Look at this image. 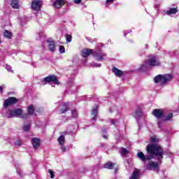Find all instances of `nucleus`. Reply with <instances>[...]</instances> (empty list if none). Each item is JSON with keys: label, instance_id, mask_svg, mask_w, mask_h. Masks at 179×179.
I'll return each instance as SVG.
<instances>
[{"label": "nucleus", "instance_id": "nucleus-6", "mask_svg": "<svg viewBox=\"0 0 179 179\" xmlns=\"http://www.w3.org/2000/svg\"><path fill=\"white\" fill-rule=\"evenodd\" d=\"M45 83H55V85H59L58 77L56 75H50L43 79Z\"/></svg>", "mask_w": 179, "mask_h": 179}, {"label": "nucleus", "instance_id": "nucleus-21", "mask_svg": "<svg viewBox=\"0 0 179 179\" xmlns=\"http://www.w3.org/2000/svg\"><path fill=\"white\" fill-rule=\"evenodd\" d=\"M139 177V170H136L133 172L132 176L129 178V179H136Z\"/></svg>", "mask_w": 179, "mask_h": 179}, {"label": "nucleus", "instance_id": "nucleus-32", "mask_svg": "<svg viewBox=\"0 0 179 179\" xmlns=\"http://www.w3.org/2000/svg\"><path fill=\"white\" fill-rule=\"evenodd\" d=\"M109 3H114V0H106V6L108 8Z\"/></svg>", "mask_w": 179, "mask_h": 179}, {"label": "nucleus", "instance_id": "nucleus-15", "mask_svg": "<svg viewBox=\"0 0 179 179\" xmlns=\"http://www.w3.org/2000/svg\"><path fill=\"white\" fill-rule=\"evenodd\" d=\"M142 115H143V113L142 112V108H141L140 107H138L135 113L133 115V117H134V118H141V117H142Z\"/></svg>", "mask_w": 179, "mask_h": 179}, {"label": "nucleus", "instance_id": "nucleus-28", "mask_svg": "<svg viewBox=\"0 0 179 179\" xmlns=\"http://www.w3.org/2000/svg\"><path fill=\"white\" fill-rule=\"evenodd\" d=\"M71 114L73 115V118H76L78 117V110L76 109H74L71 111Z\"/></svg>", "mask_w": 179, "mask_h": 179}, {"label": "nucleus", "instance_id": "nucleus-20", "mask_svg": "<svg viewBox=\"0 0 179 179\" xmlns=\"http://www.w3.org/2000/svg\"><path fill=\"white\" fill-rule=\"evenodd\" d=\"M11 6L13 9H19V0H12Z\"/></svg>", "mask_w": 179, "mask_h": 179}, {"label": "nucleus", "instance_id": "nucleus-31", "mask_svg": "<svg viewBox=\"0 0 179 179\" xmlns=\"http://www.w3.org/2000/svg\"><path fill=\"white\" fill-rule=\"evenodd\" d=\"M48 173H50V178H54L55 177V175H54V171H52V170L49 169Z\"/></svg>", "mask_w": 179, "mask_h": 179}, {"label": "nucleus", "instance_id": "nucleus-27", "mask_svg": "<svg viewBox=\"0 0 179 179\" xmlns=\"http://www.w3.org/2000/svg\"><path fill=\"white\" fill-rule=\"evenodd\" d=\"M121 149H122V151H121V155L122 156H125V155H127L128 150H127V148H122Z\"/></svg>", "mask_w": 179, "mask_h": 179}, {"label": "nucleus", "instance_id": "nucleus-44", "mask_svg": "<svg viewBox=\"0 0 179 179\" xmlns=\"http://www.w3.org/2000/svg\"><path fill=\"white\" fill-rule=\"evenodd\" d=\"M1 40H0V44H1Z\"/></svg>", "mask_w": 179, "mask_h": 179}, {"label": "nucleus", "instance_id": "nucleus-5", "mask_svg": "<svg viewBox=\"0 0 179 179\" xmlns=\"http://www.w3.org/2000/svg\"><path fill=\"white\" fill-rule=\"evenodd\" d=\"M19 103V99L15 96H10L5 100L3 102L4 108H8V107H10V106H15V104H17Z\"/></svg>", "mask_w": 179, "mask_h": 179}, {"label": "nucleus", "instance_id": "nucleus-42", "mask_svg": "<svg viewBox=\"0 0 179 179\" xmlns=\"http://www.w3.org/2000/svg\"><path fill=\"white\" fill-rule=\"evenodd\" d=\"M117 171H118V169H115V173H117Z\"/></svg>", "mask_w": 179, "mask_h": 179}, {"label": "nucleus", "instance_id": "nucleus-14", "mask_svg": "<svg viewBox=\"0 0 179 179\" xmlns=\"http://www.w3.org/2000/svg\"><path fill=\"white\" fill-rule=\"evenodd\" d=\"M92 52H93V50L92 49H84L81 52V55L84 58H87V57L91 54H92Z\"/></svg>", "mask_w": 179, "mask_h": 179}, {"label": "nucleus", "instance_id": "nucleus-8", "mask_svg": "<svg viewBox=\"0 0 179 179\" xmlns=\"http://www.w3.org/2000/svg\"><path fill=\"white\" fill-rule=\"evenodd\" d=\"M23 114V109L22 108H15L10 111V117H20Z\"/></svg>", "mask_w": 179, "mask_h": 179}, {"label": "nucleus", "instance_id": "nucleus-13", "mask_svg": "<svg viewBox=\"0 0 179 179\" xmlns=\"http://www.w3.org/2000/svg\"><path fill=\"white\" fill-rule=\"evenodd\" d=\"M47 43H49L48 48L51 51V52H55V47H57V45H55V41L48 40Z\"/></svg>", "mask_w": 179, "mask_h": 179}, {"label": "nucleus", "instance_id": "nucleus-38", "mask_svg": "<svg viewBox=\"0 0 179 179\" xmlns=\"http://www.w3.org/2000/svg\"><path fill=\"white\" fill-rule=\"evenodd\" d=\"M103 138H104V139H108V136H107V135H106V134H103Z\"/></svg>", "mask_w": 179, "mask_h": 179}, {"label": "nucleus", "instance_id": "nucleus-3", "mask_svg": "<svg viewBox=\"0 0 179 179\" xmlns=\"http://www.w3.org/2000/svg\"><path fill=\"white\" fill-rule=\"evenodd\" d=\"M174 79V77L171 74L166 73L164 75L159 74L154 78L155 83H161V85H166L169 82H171Z\"/></svg>", "mask_w": 179, "mask_h": 179}, {"label": "nucleus", "instance_id": "nucleus-22", "mask_svg": "<svg viewBox=\"0 0 179 179\" xmlns=\"http://www.w3.org/2000/svg\"><path fill=\"white\" fill-rule=\"evenodd\" d=\"M3 36L6 38H12V33L6 29L4 31Z\"/></svg>", "mask_w": 179, "mask_h": 179}, {"label": "nucleus", "instance_id": "nucleus-24", "mask_svg": "<svg viewBox=\"0 0 179 179\" xmlns=\"http://www.w3.org/2000/svg\"><path fill=\"white\" fill-rule=\"evenodd\" d=\"M94 57H96V61H103V59H104L103 55H99V53H95Z\"/></svg>", "mask_w": 179, "mask_h": 179}, {"label": "nucleus", "instance_id": "nucleus-19", "mask_svg": "<svg viewBox=\"0 0 179 179\" xmlns=\"http://www.w3.org/2000/svg\"><path fill=\"white\" fill-rule=\"evenodd\" d=\"M27 111H28L29 115H36V113H34V111H36V109L34 108V105H29L28 106Z\"/></svg>", "mask_w": 179, "mask_h": 179}, {"label": "nucleus", "instance_id": "nucleus-39", "mask_svg": "<svg viewBox=\"0 0 179 179\" xmlns=\"http://www.w3.org/2000/svg\"><path fill=\"white\" fill-rule=\"evenodd\" d=\"M102 132H103L104 134H107V130L106 129L102 130Z\"/></svg>", "mask_w": 179, "mask_h": 179}, {"label": "nucleus", "instance_id": "nucleus-4", "mask_svg": "<svg viewBox=\"0 0 179 179\" xmlns=\"http://www.w3.org/2000/svg\"><path fill=\"white\" fill-rule=\"evenodd\" d=\"M145 65H147L148 66H159L160 60H159V57L157 56H152L145 61V64L143 65V66Z\"/></svg>", "mask_w": 179, "mask_h": 179}, {"label": "nucleus", "instance_id": "nucleus-35", "mask_svg": "<svg viewBox=\"0 0 179 179\" xmlns=\"http://www.w3.org/2000/svg\"><path fill=\"white\" fill-rule=\"evenodd\" d=\"M82 2V0H74V3H77L78 5Z\"/></svg>", "mask_w": 179, "mask_h": 179}, {"label": "nucleus", "instance_id": "nucleus-36", "mask_svg": "<svg viewBox=\"0 0 179 179\" xmlns=\"http://www.w3.org/2000/svg\"><path fill=\"white\" fill-rule=\"evenodd\" d=\"M157 124L159 128H162V121H158Z\"/></svg>", "mask_w": 179, "mask_h": 179}, {"label": "nucleus", "instance_id": "nucleus-18", "mask_svg": "<svg viewBox=\"0 0 179 179\" xmlns=\"http://www.w3.org/2000/svg\"><path fill=\"white\" fill-rule=\"evenodd\" d=\"M178 12V8H171L169 10L166 11V15L170 16L171 15H176Z\"/></svg>", "mask_w": 179, "mask_h": 179}, {"label": "nucleus", "instance_id": "nucleus-34", "mask_svg": "<svg viewBox=\"0 0 179 179\" xmlns=\"http://www.w3.org/2000/svg\"><path fill=\"white\" fill-rule=\"evenodd\" d=\"M15 146H21L22 145V143L20 142V141H17L15 143Z\"/></svg>", "mask_w": 179, "mask_h": 179}, {"label": "nucleus", "instance_id": "nucleus-10", "mask_svg": "<svg viewBox=\"0 0 179 179\" xmlns=\"http://www.w3.org/2000/svg\"><path fill=\"white\" fill-rule=\"evenodd\" d=\"M41 140L38 138H32V146L34 149H38L40 145H41Z\"/></svg>", "mask_w": 179, "mask_h": 179}, {"label": "nucleus", "instance_id": "nucleus-40", "mask_svg": "<svg viewBox=\"0 0 179 179\" xmlns=\"http://www.w3.org/2000/svg\"><path fill=\"white\" fill-rule=\"evenodd\" d=\"M111 124H113V125H115V121L111 120Z\"/></svg>", "mask_w": 179, "mask_h": 179}, {"label": "nucleus", "instance_id": "nucleus-2", "mask_svg": "<svg viewBox=\"0 0 179 179\" xmlns=\"http://www.w3.org/2000/svg\"><path fill=\"white\" fill-rule=\"evenodd\" d=\"M152 115L155 117L157 120L162 118L164 122H167V121H171L174 115L173 113H169L166 116H164V111L162 109H154L152 113Z\"/></svg>", "mask_w": 179, "mask_h": 179}, {"label": "nucleus", "instance_id": "nucleus-12", "mask_svg": "<svg viewBox=\"0 0 179 179\" xmlns=\"http://www.w3.org/2000/svg\"><path fill=\"white\" fill-rule=\"evenodd\" d=\"M91 115L92 121H96V117L99 115V106L92 110Z\"/></svg>", "mask_w": 179, "mask_h": 179}, {"label": "nucleus", "instance_id": "nucleus-1", "mask_svg": "<svg viewBox=\"0 0 179 179\" xmlns=\"http://www.w3.org/2000/svg\"><path fill=\"white\" fill-rule=\"evenodd\" d=\"M146 152L148 155L142 152L137 153V157L140 160L145 163L148 161L146 165L147 170H159V162L152 161V159L157 157V160L162 163V159L164 157V149L160 145L157 144H148L146 147Z\"/></svg>", "mask_w": 179, "mask_h": 179}, {"label": "nucleus", "instance_id": "nucleus-9", "mask_svg": "<svg viewBox=\"0 0 179 179\" xmlns=\"http://www.w3.org/2000/svg\"><path fill=\"white\" fill-rule=\"evenodd\" d=\"M66 3V0H55V1L53 3V6L56 8L57 9H61L64 5Z\"/></svg>", "mask_w": 179, "mask_h": 179}, {"label": "nucleus", "instance_id": "nucleus-43", "mask_svg": "<svg viewBox=\"0 0 179 179\" xmlns=\"http://www.w3.org/2000/svg\"><path fill=\"white\" fill-rule=\"evenodd\" d=\"M99 66H101V64H100Z\"/></svg>", "mask_w": 179, "mask_h": 179}, {"label": "nucleus", "instance_id": "nucleus-26", "mask_svg": "<svg viewBox=\"0 0 179 179\" xmlns=\"http://www.w3.org/2000/svg\"><path fill=\"white\" fill-rule=\"evenodd\" d=\"M66 40L67 43H71L72 41V35L67 34L66 35Z\"/></svg>", "mask_w": 179, "mask_h": 179}, {"label": "nucleus", "instance_id": "nucleus-41", "mask_svg": "<svg viewBox=\"0 0 179 179\" xmlns=\"http://www.w3.org/2000/svg\"><path fill=\"white\" fill-rule=\"evenodd\" d=\"M0 92H1V93H2V92H3L2 86H0Z\"/></svg>", "mask_w": 179, "mask_h": 179}, {"label": "nucleus", "instance_id": "nucleus-17", "mask_svg": "<svg viewBox=\"0 0 179 179\" xmlns=\"http://www.w3.org/2000/svg\"><path fill=\"white\" fill-rule=\"evenodd\" d=\"M63 107L59 109L60 114H65L67 111H69V108H68V103L65 102L63 103Z\"/></svg>", "mask_w": 179, "mask_h": 179}, {"label": "nucleus", "instance_id": "nucleus-16", "mask_svg": "<svg viewBox=\"0 0 179 179\" xmlns=\"http://www.w3.org/2000/svg\"><path fill=\"white\" fill-rule=\"evenodd\" d=\"M115 166V163L108 162L103 164V169H108V170H113Z\"/></svg>", "mask_w": 179, "mask_h": 179}, {"label": "nucleus", "instance_id": "nucleus-33", "mask_svg": "<svg viewBox=\"0 0 179 179\" xmlns=\"http://www.w3.org/2000/svg\"><path fill=\"white\" fill-rule=\"evenodd\" d=\"M30 129V127H29V125H24L23 127V130L25 132H28V131Z\"/></svg>", "mask_w": 179, "mask_h": 179}, {"label": "nucleus", "instance_id": "nucleus-37", "mask_svg": "<svg viewBox=\"0 0 179 179\" xmlns=\"http://www.w3.org/2000/svg\"><path fill=\"white\" fill-rule=\"evenodd\" d=\"M61 149H62V150L63 152H66V148L62 146V147L61 148Z\"/></svg>", "mask_w": 179, "mask_h": 179}, {"label": "nucleus", "instance_id": "nucleus-23", "mask_svg": "<svg viewBox=\"0 0 179 179\" xmlns=\"http://www.w3.org/2000/svg\"><path fill=\"white\" fill-rule=\"evenodd\" d=\"M59 145H64V143H65V136H60L58 139H57Z\"/></svg>", "mask_w": 179, "mask_h": 179}, {"label": "nucleus", "instance_id": "nucleus-29", "mask_svg": "<svg viewBox=\"0 0 179 179\" xmlns=\"http://www.w3.org/2000/svg\"><path fill=\"white\" fill-rule=\"evenodd\" d=\"M59 51L60 54H64V52H65V47H64V45L59 46Z\"/></svg>", "mask_w": 179, "mask_h": 179}, {"label": "nucleus", "instance_id": "nucleus-7", "mask_svg": "<svg viewBox=\"0 0 179 179\" xmlns=\"http://www.w3.org/2000/svg\"><path fill=\"white\" fill-rule=\"evenodd\" d=\"M31 6L33 10L38 12L41 10V6H43V4L41 3V1L40 0H34L31 1Z\"/></svg>", "mask_w": 179, "mask_h": 179}, {"label": "nucleus", "instance_id": "nucleus-11", "mask_svg": "<svg viewBox=\"0 0 179 179\" xmlns=\"http://www.w3.org/2000/svg\"><path fill=\"white\" fill-rule=\"evenodd\" d=\"M112 72H113V73H115V76H117V78H121V76H122V75H124V71L118 69L115 66L113 67Z\"/></svg>", "mask_w": 179, "mask_h": 179}, {"label": "nucleus", "instance_id": "nucleus-30", "mask_svg": "<svg viewBox=\"0 0 179 179\" xmlns=\"http://www.w3.org/2000/svg\"><path fill=\"white\" fill-rule=\"evenodd\" d=\"M22 120H27L29 118V113H24L21 115Z\"/></svg>", "mask_w": 179, "mask_h": 179}, {"label": "nucleus", "instance_id": "nucleus-25", "mask_svg": "<svg viewBox=\"0 0 179 179\" xmlns=\"http://www.w3.org/2000/svg\"><path fill=\"white\" fill-rule=\"evenodd\" d=\"M150 142L152 143V145H155V143H159V138L153 136L150 138Z\"/></svg>", "mask_w": 179, "mask_h": 179}]
</instances>
